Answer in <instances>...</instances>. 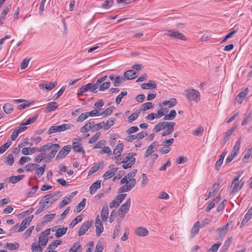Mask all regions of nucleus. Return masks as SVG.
Wrapping results in <instances>:
<instances>
[{"label":"nucleus","mask_w":252,"mask_h":252,"mask_svg":"<svg viewBox=\"0 0 252 252\" xmlns=\"http://www.w3.org/2000/svg\"><path fill=\"white\" fill-rule=\"evenodd\" d=\"M3 110L7 114H11L13 110V106L10 103H5L3 106Z\"/></svg>","instance_id":"nucleus-33"},{"label":"nucleus","mask_w":252,"mask_h":252,"mask_svg":"<svg viewBox=\"0 0 252 252\" xmlns=\"http://www.w3.org/2000/svg\"><path fill=\"white\" fill-rule=\"evenodd\" d=\"M73 126H74L71 124H64L60 126H53L48 129L47 134H51L55 132H61L70 129Z\"/></svg>","instance_id":"nucleus-2"},{"label":"nucleus","mask_w":252,"mask_h":252,"mask_svg":"<svg viewBox=\"0 0 252 252\" xmlns=\"http://www.w3.org/2000/svg\"><path fill=\"white\" fill-rule=\"evenodd\" d=\"M40 245V244H38L36 242L33 243L31 248L32 252H42V249Z\"/></svg>","instance_id":"nucleus-38"},{"label":"nucleus","mask_w":252,"mask_h":252,"mask_svg":"<svg viewBox=\"0 0 252 252\" xmlns=\"http://www.w3.org/2000/svg\"><path fill=\"white\" fill-rule=\"evenodd\" d=\"M115 107L114 106L109 107L105 110H104L102 113H100V114H103L104 117H107V116L110 115L113 112V111Z\"/></svg>","instance_id":"nucleus-55"},{"label":"nucleus","mask_w":252,"mask_h":252,"mask_svg":"<svg viewBox=\"0 0 252 252\" xmlns=\"http://www.w3.org/2000/svg\"><path fill=\"white\" fill-rule=\"evenodd\" d=\"M126 194H121L116 196L115 199L110 203L109 207L112 208L115 206H118L121 202L125 199Z\"/></svg>","instance_id":"nucleus-6"},{"label":"nucleus","mask_w":252,"mask_h":252,"mask_svg":"<svg viewBox=\"0 0 252 252\" xmlns=\"http://www.w3.org/2000/svg\"><path fill=\"white\" fill-rule=\"evenodd\" d=\"M169 123V122H163L158 123L155 126L153 129L154 131L155 132H158L161 130L164 129L165 127H166L167 126H168Z\"/></svg>","instance_id":"nucleus-19"},{"label":"nucleus","mask_w":252,"mask_h":252,"mask_svg":"<svg viewBox=\"0 0 252 252\" xmlns=\"http://www.w3.org/2000/svg\"><path fill=\"white\" fill-rule=\"evenodd\" d=\"M67 229V227L58 228V229L57 230V232L55 233V236L57 238L61 237L63 235H64L66 233Z\"/></svg>","instance_id":"nucleus-42"},{"label":"nucleus","mask_w":252,"mask_h":252,"mask_svg":"<svg viewBox=\"0 0 252 252\" xmlns=\"http://www.w3.org/2000/svg\"><path fill=\"white\" fill-rule=\"evenodd\" d=\"M157 87V84L155 81L151 80L148 83H144L141 85L143 89H153Z\"/></svg>","instance_id":"nucleus-25"},{"label":"nucleus","mask_w":252,"mask_h":252,"mask_svg":"<svg viewBox=\"0 0 252 252\" xmlns=\"http://www.w3.org/2000/svg\"><path fill=\"white\" fill-rule=\"evenodd\" d=\"M110 85V82H105L101 84L99 87V91H104L106 89L109 88Z\"/></svg>","instance_id":"nucleus-60"},{"label":"nucleus","mask_w":252,"mask_h":252,"mask_svg":"<svg viewBox=\"0 0 252 252\" xmlns=\"http://www.w3.org/2000/svg\"><path fill=\"white\" fill-rule=\"evenodd\" d=\"M82 220V217L81 215H78L74 219L72 220L69 225V227L71 228L73 227L77 223L81 221Z\"/></svg>","instance_id":"nucleus-48"},{"label":"nucleus","mask_w":252,"mask_h":252,"mask_svg":"<svg viewBox=\"0 0 252 252\" xmlns=\"http://www.w3.org/2000/svg\"><path fill=\"white\" fill-rule=\"evenodd\" d=\"M88 91L92 92L91 83H88L79 89V92L80 94H83L87 92Z\"/></svg>","instance_id":"nucleus-40"},{"label":"nucleus","mask_w":252,"mask_h":252,"mask_svg":"<svg viewBox=\"0 0 252 252\" xmlns=\"http://www.w3.org/2000/svg\"><path fill=\"white\" fill-rule=\"evenodd\" d=\"M187 92V98L189 100L197 102L200 99V93L194 89L186 91Z\"/></svg>","instance_id":"nucleus-3"},{"label":"nucleus","mask_w":252,"mask_h":252,"mask_svg":"<svg viewBox=\"0 0 252 252\" xmlns=\"http://www.w3.org/2000/svg\"><path fill=\"white\" fill-rule=\"evenodd\" d=\"M39 166V164L37 163H29L25 166V168L27 171H32Z\"/></svg>","instance_id":"nucleus-47"},{"label":"nucleus","mask_w":252,"mask_h":252,"mask_svg":"<svg viewBox=\"0 0 252 252\" xmlns=\"http://www.w3.org/2000/svg\"><path fill=\"white\" fill-rule=\"evenodd\" d=\"M199 222H196L193 225L190 231V238H192L198 232L199 230Z\"/></svg>","instance_id":"nucleus-29"},{"label":"nucleus","mask_w":252,"mask_h":252,"mask_svg":"<svg viewBox=\"0 0 252 252\" xmlns=\"http://www.w3.org/2000/svg\"><path fill=\"white\" fill-rule=\"evenodd\" d=\"M108 207L106 205H103L101 213V218L103 221L107 220L108 216Z\"/></svg>","instance_id":"nucleus-24"},{"label":"nucleus","mask_w":252,"mask_h":252,"mask_svg":"<svg viewBox=\"0 0 252 252\" xmlns=\"http://www.w3.org/2000/svg\"><path fill=\"white\" fill-rule=\"evenodd\" d=\"M24 176V175L11 176L9 178V182L12 183H16L21 180Z\"/></svg>","instance_id":"nucleus-41"},{"label":"nucleus","mask_w":252,"mask_h":252,"mask_svg":"<svg viewBox=\"0 0 252 252\" xmlns=\"http://www.w3.org/2000/svg\"><path fill=\"white\" fill-rule=\"evenodd\" d=\"M252 155V147L248 150L242 160L243 162H247L249 158Z\"/></svg>","instance_id":"nucleus-59"},{"label":"nucleus","mask_w":252,"mask_h":252,"mask_svg":"<svg viewBox=\"0 0 252 252\" xmlns=\"http://www.w3.org/2000/svg\"><path fill=\"white\" fill-rule=\"evenodd\" d=\"M116 120L115 118H113L107 120L106 123L104 122V130H108L111 126L113 125Z\"/></svg>","instance_id":"nucleus-43"},{"label":"nucleus","mask_w":252,"mask_h":252,"mask_svg":"<svg viewBox=\"0 0 252 252\" xmlns=\"http://www.w3.org/2000/svg\"><path fill=\"white\" fill-rule=\"evenodd\" d=\"M46 164H43L40 167H37L35 169V174L38 176H41L44 173L46 169Z\"/></svg>","instance_id":"nucleus-46"},{"label":"nucleus","mask_w":252,"mask_h":252,"mask_svg":"<svg viewBox=\"0 0 252 252\" xmlns=\"http://www.w3.org/2000/svg\"><path fill=\"white\" fill-rule=\"evenodd\" d=\"M220 245V243H217L213 244L209 249L208 252H216Z\"/></svg>","instance_id":"nucleus-64"},{"label":"nucleus","mask_w":252,"mask_h":252,"mask_svg":"<svg viewBox=\"0 0 252 252\" xmlns=\"http://www.w3.org/2000/svg\"><path fill=\"white\" fill-rule=\"evenodd\" d=\"M58 107V105L55 102H49L46 106L45 112H50L55 109H57Z\"/></svg>","instance_id":"nucleus-31"},{"label":"nucleus","mask_w":252,"mask_h":252,"mask_svg":"<svg viewBox=\"0 0 252 252\" xmlns=\"http://www.w3.org/2000/svg\"><path fill=\"white\" fill-rule=\"evenodd\" d=\"M92 224V221H87L82 224L78 231V236H81L84 234L90 228Z\"/></svg>","instance_id":"nucleus-8"},{"label":"nucleus","mask_w":252,"mask_h":252,"mask_svg":"<svg viewBox=\"0 0 252 252\" xmlns=\"http://www.w3.org/2000/svg\"><path fill=\"white\" fill-rule=\"evenodd\" d=\"M70 248L73 249L75 252H81L82 250V247L79 242L74 243Z\"/></svg>","instance_id":"nucleus-56"},{"label":"nucleus","mask_w":252,"mask_h":252,"mask_svg":"<svg viewBox=\"0 0 252 252\" xmlns=\"http://www.w3.org/2000/svg\"><path fill=\"white\" fill-rule=\"evenodd\" d=\"M252 207L251 208L247 213V214L245 215L244 218H243L241 225V226H243L245 225V224L249 220L252 218Z\"/></svg>","instance_id":"nucleus-30"},{"label":"nucleus","mask_w":252,"mask_h":252,"mask_svg":"<svg viewBox=\"0 0 252 252\" xmlns=\"http://www.w3.org/2000/svg\"><path fill=\"white\" fill-rule=\"evenodd\" d=\"M37 118V115H34L33 117L29 118L25 123H21L22 126H26L33 123Z\"/></svg>","instance_id":"nucleus-54"},{"label":"nucleus","mask_w":252,"mask_h":252,"mask_svg":"<svg viewBox=\"0 0 252 252\" xmlns=\"http://www.w3.org/2000/svg\"><path fill=\"white\" fill-rule=\"evenodd\" d=\"M30 59H28L26 58L24 59L21 63L20 67L21 69H25L27 67L29 63L30 62Z\"/></svg>","instance_id":"nucleus-63"},{"label":"nucleus","mask_w":252,"mask_h":252,"mask_svg":"<svg viewBox=\"0 0 252 252\" xmlns=\"http://www.w3.org/2000/svg\"><path fill=\"white\" fill-rule=\"evenodd\" d=\"M19 247V243L15 242L14 243H7L4 245V248L10 250H15L18 249Z\"/></svg>","instance_id":"nucleus-34"},{"label":"nucleus","mask_w":252,"mask_h":252,"mask_svg":"<svg viewBox=\"0 0 252 252\" xmlns=\"http://www.w3.org/2000/svg\"><path fill=\"white\" fill-rule=\"evenodd\" d=\"M11 4L7 5L2 10L0 15V23H2V21L5 20L6 14L9 12V10L11 8Z\"/></svg>","instance_id":"nucleus-23"},{"label":"nucleus","mask_w":252,"mask_h":252,"mask_svg":"<svg viewBox=\"0 0 252 252\" xmlns=\"http://www.w3.org/2000/svg\"><path fill=\"white\" fill-rule=\"evenodd\" d=\"M158 145V143L157 141H155L152 143L146 150L144 157L145 158H147L150 155H151L155 151L154 149L156 146Z\"/></svg>","instance_id":"nucleus-11"},{"label":"nucleus","mask_w":252,"mask_h":252,"mask_svg":"<svg viewBox=\"0 0 252 252\" xmlns=\"http://www.w3.org/2000/svg\"><path fill=\"white\" fill-rule=\"evenodd\" d=\"M95 227L96 235L97 236H99L103 231V226L102 221L98 218V216H97V218L95 219Z\"/></svg>","instance_id":"nucleus-10"},{"label":"nucleus","mask_w":252,"mask_h":252,"mask_svg":"<svg viewBox=\"0 0 252 252\" xmlns=\"http://www.w3.org/2000/svg\"><path fill=\"white\" fill-rule=\"evenodd\" d=\"M12 144V141L10 139H8L7 142L1 145L0 147V154H3Z\"/></svg>","instance_id":"nucleus-35"},{"label":"nucleus","mask_w":252,"mask_h":252,"mask_svg":"<svg viewBox=\"0 0 252 252\" xmlns=\"http://www.w3.org/2000/svg\"><path fill=\"white\" fill-rule=\"evenodd\" d=\"M38 188V186H35L32 187L31 189L27 190V197H32L36 192L37 189Z\"/></svg>","instance_id":"nucleus-52"},{"label":"nucleus","mask_w":252,"mask_h":252,"mask_svg":"<svg viewBox=\"0 0 252 252\" xmlns=\"http://www.w3.org/2000/svg\"><path fill=\"white\" fill-rule=\"evenodd\" d=\"M136 180H132L131 183H130L128 185H125L121 187L119 189L118 192L123 193L130 191L134 188Z\"/></svg>","instance_id":"nucleus-7"},{"label":"nucleus","mask_w":252,"mask_h":252,"mask_svg":"<svg viewBox=\"0 0 252 252\" xmlns=\"http://www.w3.org/2000/svg\"><path fill=\"white\" fill-rule=\"evenodd\" d=\"M124 149V145L122 143L118 144L113 151V155H115V158L118 159L120 157L121 153Z\"/></svg>","instance_id":"nucleus-13"},{"label":"nucleus","mask_w":252,"mask_h":252,"mask_svg":"<svg viewBox=\"0 0 252 252\" xmlns=\"http://www.w3.org/2000/svg\"><path fill=\"white\" fill-rule=\"evenodd\" d=\"M101 181L97 180L90 187V192L91 194H94L96 190L100 188Z\"/></svg>","instance_id":"nucleus-21"},{"label":"nucleus","mask_w":252,"mask_h":252,"mask_svg":"<svg viewBox=\"0 0 252 252\" xmlns=\"http://www.w3.org/2000/svg\"><path fill=\"white\" fill-rule=\"evenodd\" d=\"M248 93V89H246L244 91L240 92L237 95L236 100L239 103L241 104L243 101V99L246 97Z\"/></svg>","instance_id":"nucleus-26"},{"label":"nucleus","mask_w":252,"mask_h":252,"mask_svg":"<svg viewBox=\"0 0 252 252\" xmlns=\"http://www.w3.org/2000/svg\"><path fill=\"white\" fill-rule=\"evenodd\" d=\"M240 175L235 177L232 183L231 187H233L232 189V193H235L240 190L239 180L240 177Z\"/></svg>","instance_id":"nucleus-12"},{"label":"nucleus","mask_w":252,"mask_h":252,"mask_svg":"<svg viewBox=\"0 0 252 252\" xmlns=\"http://www.w3.org/2000/svg\"><path fill=\"white\" fill-rule=\"evenodd\" d=\"M57 83L56 82H50L49 83L46 84H39V87L41 89H46L50 91L54 89L57 85Z\"/></svg>","instance_id":"nucleus-16"},{"label":"nucleus","mask_w":252,"mask_h":252,"mask_svg":"<svg viewBox=\"0 0 252 252\" xmlns=\"http://www.w3.org/2000/svg\"><path fill=\"white\" fill-rule=\"evenodd\" d=\"M127 92L126 91L122 92L116 98V103L119 104L124 96L126 95Z\"/></svg>","instance_id":"nucleus-58"},{"label":"nucleus","mask_w":252,"mask_h":252,"mask_svg":"<svg viewBox=\"0 0 252 252\" xmlns=\"http://www.w3.org/2000/svg\"><path fill=\"white\" fill-rule=\"evenodd\" d=\"M137 172V170L136 169H133L130 172H129L126 176L128 179L129 182L131 183L132 180H136L133 178L135 177L136 173Z\"/></svg>","instance_id":"nucleus-44"},{"label":"nucleus","mask_w":252,"mask_h":252,"mask_svg":"<svg viewBox=\"0 0 252 252\" xmlns=\"http://www.w3.org/2000/svg\"><path fill=\"white\" fill-rule=\"evenodd\" d=\"M139 112H134L131 114L128 118V123H131L133 121L135 120L139 116Z\"/></svg>","instance_id":"nucleus-61"},{"label":"nucleus","mask_w":252,"mask_h":252,"mask_svg":"<svg viewBox=\"0 0 252 252\" xmlns=\"http://www.w3.org/2000/svg\"><path fill=\"white\" fill-rule=\"evenodd\" d=\"M71 149V148L70 145H68L64 146L58 154L56 157V159L59 160L65 158V157L70 152Z\"/></svg>","instance_id":"nucleus-4"},{"label":"nucleus","mask_w":252,"mask_h":252,"mask_svg":"<svg viewBox=\"0 0 252 252\" xmlns=\"http://www.w3.org/2000/svg\"><path fill=\"white\" fill-rule=\"evenodd\" d=\"M45 196H50L48 197V198H49L48 201H51V202H50L51 204H53L55 201L57 200L60 197V196L58 194H56V193H54V194L50 193V194L45 195Z\"/></svg>","instance_id":"nucleus-49"},{"label":"nucleus","mask_w":252,"mask_h":252,"mask_svg":"<svg viewBox=\"0 0 252 252\" xmlns=\"http://www.w3.org/2000/svg\"><path fill=\"white\" fill-rule=\"evenodd\" d=\"M236 127H233L230 129L227 130V131L225 133L224 135V138L223 139V144H224L229 139L230 136L232 134L233 132L235 130Z\"/></svg>","instance_id":"nucleus-28"},{"label":"nucleus","mask_w":252,"mask_h":252,"mask_svg":"<svg viewBox=\"0 0 252 252\" xmlns=\"http://www.w3.org/2000/svg\"><path fill=\"white\" fill-rule=\"evenodd\" d=\"M177 113L175 110H172L170 111V113L165 115L164 117V120H173L176 116Z\"/></svg>","instance_id":"nucleus-37"},{"label":"nucleus","mask_w":252,"mask_h":252,"mask_svg":"<svg viewBox=\"0 0 252 252\" xmlns=\"http://www.w3.org/2000/svg\"><path fill=\"white\" fill-rule=\"evenodd\" d=\"M228 230V224L223 225L221 228L218 229L219 234L217 235V239H222Z\"/></svg>","instance_id":"nucleus-14"},{"label":"nucleus","mask_w":252,"mask_h":252,"mask_svg":"<svg viewBox=\"0 0 252 252\" xmlns=\"http://www.w3.org/2000/svg\"><path fill=\"white\" fill-rule=\"evenodd\" d=\"M94 122H88L86 123L80 129V131L82 133H85L93 128L92 125Z\"/></svg>","instance_id":"nucleus-32"},{"label":"nucleus","mask_w":252,"mask_h":252,"mask_svg":"<svg viewBox=\"0 0 252 252\" xmlns=\"http://www.w3.org/2000/svg\"><path fill=\"white\" fill-rule=\"evenodd\" d=\"M101 135V132H96L89 141V144H92L96 141Z\"/></svg>","instance_id":"nucleus-62"},{"label":"nucleus","mask_w":252,"mask_h":252,"mask_svg":"<svg viewBox=\"0 0 252 252\" xmlns=\"http://www.w3.org/2000/svg\"><path fill=\"white\" fill-rule=\"evenodd\" d=\"M175 125V122H170L166 126L167 127V129L162 132V136L169 135L173 131Z\"/></svg>","instance_id":"nucleus-18"},{"label":"nucleus","mask_w":252,"mask_h":252,"mask_svg":"<svg viewBox=\"0 0 252 252\" xmlns=\"http://www.w3.org/2000/svg\"><path fill=\"white\" fill-rule=\"evenodd\" d=\"M135 158H130V162H127V163H124L122 167L124 169H127L130 168L132 165L135 163Z\"/></svg>","instance_id":"nucleus-51"},{"label":"nucleus","mask_w":252,"mask_h":252,"mask_svg":"<svg viewBox=\"0 0 252 252\" xmlns=\"http://www.w3.org/2000/svg\"><path fill=\"white\" fill-rule=\"evenodd\" d=\"M86 199L83 198L82 200L77 205L76 207V210L77 212H80L83 210L85 206Z\"/></svg>","instance_id":"nucleus-53"},{"label":"nucleus","mask_w":252,"mask_h":252,"mask_svg":"<svg viewBox=\"0 0 252 252\" xmlns=\"http://www.w3.org/2000/svg\"><path fill=\"white\" fill-rule=\"evenodd\" d=\"M177 103V99L175 98H171L168 100H164L162 104L164 106H168V107H173Z\"/></svg>","instance_id":"nucleus-27"},{"label":"nucleus","mask_w":252,"mask_h":252,"mask_svg":"<svg viewBox=\"0 0 252 252\" xmlns=\"http://www.w3.org/2000/svg\"><path fill=\"white\" fill-rule=\"evenodd\" d=\"M42 147H45L43 151H38L40 153L34 158L36 163H40L43 159L46 162H50L52 160L60 148L58 144L48 143Z\"/></svg>","instance_id":"nucleus-1"},{"label":"nucleus","mask_w":252,"mask_h":252,"mask_svg":"<svg viewBox=\"0 0 252 252\" xmlns=\"http://www.w3.org/2000/svg\"><path fill=\"white\" fill-rule=\"evenodd\" d=\"M48 241V238L44 235L40 234L39 237V244L41 246H45L46 245Z\"/></svg>","instance_id":"nucleus-45"},{"label":"nucleus","mask_w":252,"mask_h":252,"mask_svg":"<svg viewBox=\"0 0 252 252\" xmlns=\"http://www.w3.org/2000/svg\"><path fill=\"white\" fill-rule=\"evenodd\" d=\"M72 148L73 150L75 152L81 153L83 155L85 154V151L81 146V144L78 142H73Z\"/></svg>","instance_id":"nucleus-17"},{"label":"nucleus","mask_w":252,"mask_h":252,"mask_svg":"<svg viewBox=\"0 0 252 252\" xmlns=\"http://www.w3.org/2000/svg\"><path fill=\"white\" fill-rule=\"evenodd\" d=\"M117 169L118 168L115 167L107 171L103 175V179L107 180L112 177V176L116 174Z\"/></svg>","instance_id":"nucleus-22"},{"label":"nucleus","mask_w":252,"mask_h":252,"mask_svg":"<svg viewBox=\"0 0 252 252\" xmlns=\"http://www.w3.org/2000/svg\"><path fill=\"white\" fill-rule=\"evenodd\" d=\"M124 77L127 80H131L137 77L136 73L133 70H129L124 73Z\"/></svg>","instance_id":"nucleus-20"},{"label":"nucleus","mask_w":252,"mask_h":252,"mask_svg":"<svg viewBox=\"0 0 252 252\" xmlns=\"http://www.w3.org/2000/svg\"><path fill=\"white\" fill-rule=\"evenodd\" d=\"M131 204V199L130 198L127 199L125 203L121 205L119 209V213L125 214L127 213L129 210Z\"/></svg>","instance_id":"nucleus-9"},{"label":"nucleus","mask_w":252,"mask_h":252,"mask_svg":"<svg viewBox=\"0 0 252 252\" xmlns=\"http://www.w3.org/2000/svg\"><path fill=\"white\" fill-rule=\"evenodd\" d=\"M135 234L141 237H144L148 235V230L143 227H138L135 229Z\"/></svg>","instance_id":"nucleus-15"},{"label":"nucleus","mask_w":252,"mask_h":252,"mask_svg":"<svg viewBox=\"0 0 252 252\" xmlns=\"http://www.w3.org/2000/svg\"><path fill=\"white\" fill-rule=\"evenodd\" d=\"M136 154L134 153H129L128 154L127 156L125 157V158L123 159L119 164L121 163H127L130 162V158H134V156H136Z\"/></svg>","instance_id":"nucleus-50"},{"label":"nucleus","mask_w":252,"mask_h":252,"mask_svg":"<svg viewBox=\"0 0 252 252\" xmlns=\"http://www.w3.org/2000/svg\"><path fill=\"white\" fill-rule=\"evenodd\" d=\"M49 196H44L40 200L39 204H41V203H44L46 206H48V208L52 204L49 201Z\"/></svg>","instance_id":"nucleus-57"},{"label":"nucleus","mask_w":252,"mask_h":252,"mask_svg":"<svg viewBox=\"0 0 252 252\" xmlns=\"http://www.w3.org/2000/svg\"><path fill=\"white\" fill-rule=\"evenodd\" d=\"M126 81V79L123 76H117L114 79V86L115 87H118L120 84H123Z\"/></svg>","instance_id":"nucleus-36"},{"label":"nucleus","mask_w":252,"mask_h":252,"mask_svg":"<svg viewBox=\"0 0 252 252\" xmlns=\"http://www.w3.org/2000/svg\"><path fill=\"white\" fill-rule=\"evenodd\" d=\"M219 186H220V183L219 182H216V183H215L213 185V187H212V189H211V191L209 192V193L208 194V197H207V198H206V200H207V199L210 198V197H211L213 196V195L214 194V192L219 188Z\"/></svg>","instance_id":"nucleus-39"},{"label":"nucleus","mask_w":252,"mask_h":252,"mask_svg":"<svg viewBox=\"0 0 252 252\" xmlns=\"http://www.w3.org/2000/svg\"><path fill=\"white\" fill-rule=\"evenodd\" d=\"M165 34L168 35V36L174 37L176 39H179L182 40H186L184 35L178 31H175L174 30L167 31V32H165Z\"/></svg>","instance_id":"nucleus-5"}]
</instances>
